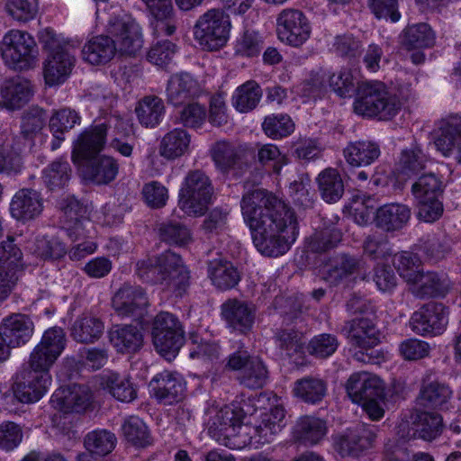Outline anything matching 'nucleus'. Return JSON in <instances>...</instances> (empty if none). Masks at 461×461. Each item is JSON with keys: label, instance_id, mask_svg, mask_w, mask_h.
<instances>
[{"label": "nucleus", "instance_id": "nucleus-55", "mask_svg": "<svg viewBox=\"0 0 461 461\" xmlns=\"http://www.w3.org/2000/svg\"><path fill=\"white\" fill-rule=\"evenodd\" d=\"M158 233L161 240L178 246H184L192 240L189 229L178 222H167L160 224Z\"/></svg>", "mask_w": 461, "mask_h": 461}, {"label": "nucleus", "instance_id": "nucleus-21", "mask_svg": "<svg viewBox=\"0 0 461 461\" xmlns=\"http://www.w3.org/2000/svg\"><path fill=\"white\" fill-rule=\"evenodd\" d=\"M118 52L115 41L109 35H97L88 40L82 49L83 59L93 65L109 63Z\"/></svg>", "mask_w": 461, "mask_h": 461}, {"label": "nucleus", "instance_id": "nucleus-2", "mask_svg": "<svg viewBox=\"0 0 461 461\" xmlns=\"http://www.w3.org/2000/svg\"><path fill=\"white\" fill-rule=\"evenodd\" d=\"M106 135L105 123L93 126L78 136L72 151V160L76 164L93 159L89 166V173L92 180L97 184H107L118 174V164L113 158L103 156L95 158L104 148Z\"/></svg>", "mask_w": 461, "mask_h": 461}, {"label": "nucleus", "instance_id": "nucleus-8", "mask_svg": "<svg viewBox=\"0 0 461 461\" xmlns=\"http://www.w3.org/2000/svg\"><path fill=\"white\" fill-rule=\"evenodd\" d=\"M45 125L42 111L35 110L25 113L22 117L21 131L7 141L6 150H10L9 162L14 167V172L21 171L23 165V152L27 143H32L35 137Z\"/></svg>", "mask_w": 461, "mask_h": 461}, {"label": "nucleus", "instance_id": "nucleus-32", "mask_svg": "<svg viewBox=\"0 0 461 461\" xmlns=\"http://www.w3.org/2000/svg\"><path fill=\"white\" fill-rule=\"evenodd\" d=\"M375 437L374 431L365 428L350 431L340 438L339 450L343 456H357L372 447Z\"/></svg>", "mask_w": 461, "mask_h": 461}, {"label": "nucleus", "instance_id": "nucleus-39", "mask_svg": "<svg viewBox=\"0 0 461 461\" xmlns=\"http://www.w3.org/2000/svg\"><path fill=\"white\" fill-rule=\"evenodd\" d=\"M294 394L307 403L320 402L326 395L327 384L322 379L306 376L294 384Z\"/></svg>", "mask_w": 461, "mask_h": 461}, {"label": "nucleus", "instance_id": "nucleus-60", "mask_svg": "<svg viewBox=\"0 0 461 461\" xmlns=\"http://www.w3.org/2000/svg\"><path fill=\"white\" fill-rule=\"evenodd\" d=\"M230 267L228 260L215 258L209 263L208 272L212 284L220 290H228L230 286Z\"/></svg>", "mask_w": 461, "mask_h": 461}, {"label": "nucleus", "instance_id": "nucleus-17", "mask_svg": "<svg viewBox=\"0 0 461 461\" xmlns=\"http://www.w3.org/2000/svg\"><path fill=\"white\" fill-rule=\"evenodd\" d=\"M0 333L12 348H20L26 345L32 338L34 323L27 314L12 313L2 320Z\"/></svg>", "mask_w": 461, "mask_h": 461}, {"label": "nucleus", "instance_id": "nucleus-31", "mask_svg": "<svg viewBox=\"0 0 461 461\" xmlns=\"http://www.w3.org/2000/svg\"><path fill=\"white\" fill-rule=\"evenodd\" d=\"M445 185L433 173L423 174L411 185V192L419 202H438L442 198Z\"/></svg>", "mask_w": 461, "mask_h": 461}, {"label": "nucleus", "instance_id": "nucleus-29", "mask_svg": "<svg viewBox=\"0 0 461 461\" xmlns=\"http://www.w3.org/2000/svg\"><path fill=\"white\" fill-rule=\"evenodd\" d=\"M411 211L405 203H384L376 210V225L387 231L401 229L410 219Z\"/></svg>", "mask_w": 461, "mask_h": 461}, {"label": "nucleus", "instance_id": "nucleus-33", "mask_svg": "<svg viewBox=\"0 0 461 461\" xmlns=\"http://www.w3.org/2000/svg\"><path fill=\"white\" fill-rule=\"evenodd\" d=\"M250 411V403L245 400L240 402V406L232 408V448L241 449L251 441L250 433L254 429L243 422Z\"/></svg>", "mask_w": 461, "mask_h": 461}, {"label": "nucleus", "instance_id": "nucleus-64", "mask_svg": "<svg viewBox=\"0 0 461 461\" xmlns=\"http://www.w3.org/2000/svg\"><path fill=\"white\" fill-rule=\"evenodd\" d=\"M176 51V46L170 41H158L148 52V60L157 66L164 67L171 62Z\"/></svg>", "mask_w": 461, "mask_h": 461}, {"label": "nucleus", "instance_id": "nucleus-52", "mask_svg": "<svg viewBox=\"0 0 461 461\" xmlns=\"http://www.w3.org/2000/svg\"><path fill=\"white\" fill-rule=\"evenodd\" d=\"M262 128L268 137L279 139L290 135L294 130V124L286 114H271L265 118Z\"/></svg>", "mask_w": 461, "mask_h": 461}, {"label": "nucleus", "instance_id": "nucleus-26", "mask_svg": "<svg viewBox=\"0 0 461 461\" xmlns=\"http://www.w3.org/2000/svg\"><path fill=\"white\" fill-rule=\"evenodd\" d=\"M76 59L68 50L55 51L49 56L44 67V77L48 85L60 84L71 73Z\"/></svg>", "mask_w": 461, "mask_h": 461}, {"label": "nucleus", "instance_id": "nucleus-4", "mask_svg": "<svg viewBox=\"0 0 461 461\" xmlns=\"http://www.w3.org/2000/svg\"><path fill=\"white\" fill-rule=\"evenodd\" d=\"M401 108L402 102L399 96L391 92L384 83L362 82L357 86L354 101L356 113L388 121L393 118Z\"/></svg>", "mask_w": 461, "mask_h": 461}, {"label": "nucleus", "instance_id": "nucleus-12", "mask_svg": "<svg viewBox=\"0 0 461 461\" xmlns=\"http://www.w3.org/2000/svg\"><path fill=\"white\" fill-rule=\"evenodd\" d=\"M311 27L300 10L285 9L277 18V34L281 41L294 47L303 45L310 37Z\"/></svg>", "mask_w": 461, "mask_h": 461}, {"label": "nucleus", "instance_id": "nucleus-41", "mask_svg": "<svg viewBox=\"0 0 461 461\" xmlns=\"http://www.w3.org/2000/svg\"><path fill=\"white\" fill-rule=\"evenodd\" d=\"M135 111L140 122L145 127L152 128L159 123L165 113V106L159 97L146 96L139 103Z\"/></svg>", "mask_w": 461, "mask_h": 461}, {"label": "nucleus", "instance_id": "nucleus-18", "mask_svg": "<svg viewBox=\"0 0 461 461\" xmlns=\"http://www.w3.org/2000/svg\"><path fill=\"white\" fill-rule=\"evenodd\" d=\"M342 332L350 345L362 349L374 348L379 342V331L370 316L355 318L345 322Z\"/></svg>", "mask_w": 461, "mask_h": 461}, {"label": "nucleus", "instance_id": "nucleus-51", "mask_svg": "<svg viewBox=\"0 0 461 461\" xmlns=\"http://www.w3.org/2000/svg\"><path fill=\"white\" fill-rule=\"evenodd\" d=\"M5 9L14 20L26 23L36 17L39 3L38 0H5Z\"/></svg>", "mask_w": 461, "mask_h": 461}, {"label": "nucleus", "instance_id": "nucleus-23", "mask_svg": "<svg viewBox=\"0 0 461 461\" xmlns=\"http://www.w3.org/2000/svg\"><path fill=\"white\" fill-rule=\"evenodd\" d=\"M111 344L122 354L135 353L143 345V335L141 330L134 325H114L108 331Z\"/></svg>", "mask_w": 461, "mask_h": 461}, {"label": "nucleus", "instance_id": "nucleus-13", "mask_svg": "<svg viewBox=\"0 0 461 461\" xmlns=\"http://www.w3.org/2000/svg\"><path fill=\"white\" fill-rule=\"evenodd\" d=\"M93 393L86 384H70L57 389L51 396L52 406L64 413H82L92 404Z\"/></svg>", "mask_w": 461, "mask_h": 461}, {"label": "nucleus", "instance_id": "nucleus-19", "mask_svg": "<svg viewBox=\"0 0 461 461\" xmlns=\"http://www.w3.org/2000/svg\"><path fill=\"white\" fill-rule=\"evenodd\" d=\"M214 188L206 174L199 169L187 173L179 191V202H211Z\"/></svg>", "mask_w": 461, "mask_h": 461}, {"label": "nucleus", "instance_id": "nucleus-49", "mask_svg": "<svg viewBox=\"0 0 461 461\" xmlns=\"http://www.w3.org/2000/svg\"><path fill=\"white\" fill-rule=\"evenodd\" d=\"M71 168L68 161H53L43 172L44 182L50 190L62 188L68 182Z\"/></svg>", "mask_w": 461, "mask_h": 461}, {"label": "nucleus", "instance_id": "nucleus-28", "mask_svg": "<svg viewBox=\"0 0 461 461\" xmlns=\"http://www.w3.org/2000/svg\"><path fill=\"white\" fill-rule=\"evenodd\" d=\"M450 288V282L447 276L435 272L421 273L411 288V292L417 297L444 296Z\"/></svg>", "mask_w": 461, "mask_h": 461}, {"label": "nucleus", "instance_id": "nucleus-38", "mask_svg": "<svg viewBox=\"0 0 461 461\" xmlns=\"http://www.w3.org/2000/svg\"><path fill=\"white\" fill-rule=\"evenodd\" d=\"M442 418L434 412L422 411L415 415L412 421L413 436L430 441L442 432Z\"/></svg>", "mask_w": 461, "mask_h": 461}, {"label": "nucleus", "instance_id": "nucleus-6", "mask_svg": "<svg viewBox=\"0 0 461 461\" xmlns=\"http://www.w3.org/2000/svg\"><path fill=\"white\" fill-rule=\"evenodd\" d=\"M1 54L14 70H28L38 62L39 50L34 38L27 32L11 30L3 38Z\"/></svg>", "mask_w": 461, "mask_h": 461}, {"label": "nucleus", "instance_id": "nucleus-50", "mask_svg": "<svg viewBox=\"0 0 461 461\" xmlns=\"http://www.w3.org/2000/svg\"><path fill=\"white\" fill-rule=\"evenodd\" d=\"M427 163V156L419 148L403 150L399 161V178L401 176H410L418 175L425 168Z\"/></svg>", "mask_w": 461, "mask_h": 461}, {"label": "nucleus", "instance_id": "nucleus-1", "mask_svg": "<svg viewBox=\"0 0 461 461\" xmlns=\"http://www.w3.org/2000/svg\"><path fill=\"white\" fill-rule=\"evenodd\" d=\"M241 210L258 251L276 258L290 249L299 230L297 213L288 203H243Z\"/></svg>", "mask_w": 461, "mask_h": 461}, {"label": "nucleus", "instance_id": "nucleus-34", "mask_svg": "<svg viewBox=\"0 0 461 461\" xmlns=\"http://www.w3.org/2000/svg\"><path fill=\"white\" fill-rule=\"evenodd\" d=\"M326 422L319 418L306 416L297 422L294 429L296 441L303 445H315L326 435Z\"/></svg>", "mask_w": 461, "mask_h": 461}, {"label": "nucleus", "instance_id": "nucleus-42", "mask_svg": "<svg viewBox=\"0 0 461 461\" xmlns=\"http://www.w3.org/2000/svg\"><path fill=\"white\" fill-rule=\"evenodd\" d=\"M103 384L118 401L131 402L137 398V389L127 376L113 373L104 378Z\"/></svg>", "mask_w": 461, "mask_h": 461}, {"label": "nucleus", "instance_id": "nucleus-36", "mask_svg": "<svg viewBox=\"0 0 461 461\" xmlns=\"http://www.w3.org/2000/svg\"><path fill=\"white\" fill-rule=\"evenodd\" d=\"M63 222L67 225L65 231L72 241L78 240L82 235L84 221L89 223L87 219L88 208L84 203H66L61 208Z\"/></svg>", "mask_w": 461, "mask_h": 461}, {"label": "nucleus", "instance_id": "nucleus-62", "mask_svg": "<svg viewBox=\"0 0 461 461\" xmlns=\"http://www.w3.org/2000/svg\"><path fill=\"white\" fill-rule=\"evenodd\" d=\"M38 344L59 357L67 344L66 333L59 327L50 328L44 331Z\"/></svg>", "mask_w": 461, "mask_h": 461}, {"label": "nucleus", "instance_id": "nucleus-24", "mask_svg": "<svg viewBox=\"0 0 461 461\" xmlns=\"http://www.w3.org/2000/svg\"><path fill=\"white\" fill-rule=\"evenodd\" d=\"M32 95L31 82L22 77L7 80L1 88L4 106L9 110L21 109L29 103Z\"/></svg>", "mask_w": 461, "mask_h": 461}, {"label": "nucleus", "instance_id": "nucleus-22", "mask_svg": "<svg viewBox=\"0 0 461 461\" xmlns=\"http://www.w3.org/2000/svg\"><path fill=\"white\" fill-rule=\"evenodd\" d=\"M149 386L158 401L168 404L178 402L185 390L182 381L169 371H163L156 375L149 382Z\"/></svg>", "mask_w": 461, "mask_h": 461}, {"label": "nucleus", "instance_id": "nucleus-45", "mask_svg": "<svg viewBox=\"0 0 461 461\" xmlns=\"http://www.w3.org/2000/svg\"><path fill=\"white\" fill-rule=\"evenodd\" d=\"M319 189L321 196L327 201L339 200L344 193L341 176L336 169L328 168L318 176Z\"/></svg>", "mask_w": 461, "mask_h": 461}, {"label": "nucleus", "instance_id": "nucleus-47", "mask_svg": "<svg viewBox=\"0 0 461 461\" xmlns=\"http://www.w3.org/2000/svg\"><path fill=\"white\" fill-rule=\"evenodd\" d=\"M393 265L399 275L412 285L422 273L420 259L413 254L402 252L397 254L393 258Z\"/></svg>", "mask_w": 461, "mask_h": 461}, {"label": "nucleus", "instance_id": "nucleus-25", "mask_svg": "<svg viewBox=\"0 0 461 461\" xmlns=\"http://www.w3.org/2000/svg\"><path fill=\"white\" fill-rule=\"evenodd\" d=\"M380 154L379 145L371 140L351 141L343 149L346 162L351 167H357L371 165Z\"/></svg>", "mask_w": 461, "mask_h": 461}, {"label": "nucleus", "instance_id": "nucleus-57", "mask_svg": "<svg viewBox=\"0 0 461 461\" xmlns=\"http://www.w3.org/2000/svg\"><path fill=\"white\" fill-rule=\"evenodd\" d=\"M359 85L361 83L358 82L357 78L348 69L341 70L330 77V87L340 97L351 96L355 91L357 92Z\"/></svg>", "mask_w": 461, "mask_h": 461}, {"label": "nucleus", "instance_id": "nucleus-58", "mask_svg": "<svg viewBox=\"0 0 461 461\" xmlns=\"http://www.w3.org/2000/svg\"><path fill=\"white\" fill-rule=\"evenodd\" d=\"M333 49L339 56L352 59L361 55L363 44L358 38L345 33L335 37Z\"/></svg>", "mask_w": 461, "mask_h": 461}, {"label": "nucleus", "instance_id": "nucleus-27", "mask_svg": "<svg viewBox=\"0 0 461 461\" xmlns=\"http://www.w3.org/2000/svg\"><path fill=\"white\" fill-rule=\"evenodd\" d=\"M451 395L452 391L447 384L428 375L422 380L418 402L426 408H440L448 402Z\"/></svg>", "mask_w": 461, "mask_h": 461}, {"label": "nucleus", "instance_id": "nucleus-9", "mask_svg": "<svg viewBox=\"0 0 461 461\" xmlns=\"http://www.w3.org/2000/svg\"><path fill=\"white\" fill-rule=\"evenodd\" d=\"M232 378L247 388L258 389L266 384L268 372L259 358L238 350L232 354Z\"/></svg>", "mask_w": 461, "mask_h": 461}, {"label": "nucleus", "instance_id": "nucleus-20", "mask_svg": "<svg viewBox=\"0 0 461 461\" xmlns=\"http://www.w3.org/2000/svg\"><path fill=\"white\" fill-rule=\"evenodd\" d=\"M203 90L197 82L188 73L173 75L167 85V101L174 106H180L185 103L198 97Z\"/></svg>", "mask_w": 461, "mask_h": 461}, {"label": "nucleus", "instance_id": "nucleus-46", "mask_svg": "<svg viewBox=\"0 0 461 461\" xmlns=\"http://www.w3.org/2000/svg\"><path fill=\"white\" fill-rule=\"evenodd\" d=\"M341 240L342 232L339 229L319 230L307 239V248L312 252L323 253L335 248Z\"/></svg>", "mask_w": 461, "mask_h": 461}, {"label": "nucleus", "instance_id": "nucleus-14", "mask_svg": "<svg viewBox=\"0 0 461 461\" xmlns=\"http://www.w3.org/2000/svg\"><path fill=\"white\" fill-rule=\"evenodd\" d=\"M50 383V374L23 368L16 375L14 395L22 402H35L45 394Z\"/></svg>", "mask_w": 461, "mask_h": 461}, {"label": "nucleus", "instance_id": "nucleus-37", "mask_svg": "<svg viewBox=\"0 0 461 461\" xmlns=\"http://www.w3.org/2000/svg\"><path fill=\"white\" fill-rule=\"evenodd\" d=\"M401 45L406 50L429 48L435 35L429 24L421 23L408 26L400 36Z\"/></svg>", "mask_w": 461, "mask_h": 461}, {"label": "nucleus", "instance_id": "nucleus-7", "mask_svg": "<svg viewBox=\"0 0 461 461\" xmlns=\"http://www.w3.org/2000/svg\"><path fill=\"white\" fill-rule=\"evenodd\" d=\"M153 344L158 352L167 359L175 357L184 343V330L172 313H158L152 327Z\"/></svg>", "mask_w": 461, "mask_h": 461}, {"label": "nucleus", "instance_id": "nucleus-63", "mask_svg": "<svg viewBox=\"0 0 461 461\" xmlns=\"http://www.w3.org/2000/svg\"><path fill=\"white\" fill-rule=\"evenodd\" d=\"M22 251L14 243L13 238L0 244V267L19 271L22 268Z\"/></svg>", "mask_w": 461, "mask_h": 461}, {"label": "nucleus", "instance_id": "nucleus-59", "mask_svg": "<svg viewBox=\"0 0 461 461\" xmlns=\"http://www.w3.org/2000/svg\"><path fill=\"white\" fill-rule=\"evenodd\" d=\"M58 358L55 355L37 344L30 354L26 368L41 374H50V369Z\"/></svg>", "mask_w": 461, "mask_h": 461}, {"label": "nucleus", "instance_id": "nucleus-53", "mask_svg": "<svg viewBox=\"0 0 461 461\" xmlns=\"http://www.w3.org/2000/svg\"><path fill=\"white\" fill-rule=\"evenodd\" d=\"M34 254L43 259L47 258H59L67 252L66 245L59 239L52 237L36 238L33 248L31 249Z\"/></svg>", "mask_w": 461, "mask_h": 461}, {"label": "nucleus", "instance_id": "nucleus-40", "mask_svg": "<svg viewBox=\"0 0 461 461\" xmlns=\"http://www.w3.org/2000/svg\"><path fill=\"white\" fill-rule=\"evenodd\" d=\"M117 438L107 429H95L88 432L84 438L86 449L92 455L104 456L115 447Z\"/></svg>", "mask_w": 461, "mask_h": 461}, {"label": "nucleus", "instance_id": "nucleus-61", "mask_svg": "<svg viewBox=\"0 0 461 461\" xmlns=\"http://www.w3.org/2000/svg\"><path fill=\"white\" fill-rule=\"evenodd\" d=\"M337 338L331 334H321L311 339L308 351L311 355L320 358L331 356L338 348Z\"/></svg>", "mask_w": 461, "mask_h": 461}, {"label": "nucleus", "instance_id": "nucleus-48", "mask_svg": "<svg viewBox=\"0 0 461 461\" xmlns=\"http://www.w3.org/2000/svg\"><path fill=\"white\" fill-rule=\"evenodd\" d=\"M122 431L126 439L137 447H143L151 443L148 427L137 416H131L124 421Z\"/></svg>", "mask_w": 461, "mask_h": 461}, {"label": "nucleus", "instance_id": "nucleus-56", "mask_svg": "<svg viewBox=\"0 0 461 461\" xmlns=\"http://www.w3.org/2000/svg\"><path fill=\"white\" fill-rule=\"evenodd\" d=\"M453 241L446 234L429 237L423 244L425 255L431 260H440L452 251Z\"/></svg>", "mask_w": 461, "mask_h": 461}, {"label": "nucleus", "instance_id": "nucleus-30", "mask_svg": "<svg viewBox=\"0 0 461 461\" xmlns=\"http://www.w3.org/2000/svg\"><path fill=\"white\" fill-rule=\"evenodd\" d=\"M104 324L92 314H82L71 327V337L77 342L89 344L97 341L103 335Z\"/></svg>", "mask_w": 461, "mask_h": 461}, {"label": "nucleus", "instance_id": "nucleus-15", "mask_svg": "<svg viewBox=\"0 0 461 461\" xmlns=\"http://www.w3.org/2000/svg\"><path fill=\"white\" fill-rule=\"evenodd\" d=\"M112 305L120 316H141L149 300L140 286L123 284L113 296Z\"/></svg>", "mask_w": 461, "mask_h": 461}, {"label": "nucleus", "instance_id": "nucleus-43", "mask_svg": "<svg viewBox=\"0 0 461 461\" xmlns=\"http://www.w3.org/2000/svg\"><path fill=\"white\" fill-rule=\"evenodd\" d=\"M79 122L80 116L75 110L62 108L54 112L50 119V129L57 139V142L53 143L52 149L59 147V141L64 139L63 134L65 131L71 130Z\"/></svg>", "mask_w": 461, "mask_h": 461}, {"label": "nucleus", "instance_id": "nucleus-10", "mask_svg": "<svg viewBox=\"0 0 461 461\" xmlns=\"http://www.w3.org/2000/svg\"><path fill=\"white\" fill-rule=\"evenodd\" d=\"M107 32L115 41L118 51L135 56L143 46L140 27L131 16H117L109 21Z\"/></svg>", "mask_w": 461, "mask_h": 461}, {"label": "nucleus", "instance_id": "nucleus-11", "mask_svg": "<svg viewBox=\"0 0 461 461\" xmlns=\"http://www.w3.org/2000/svg\"><path fill=\"white\" fill-rule=\"evenodd\" d=\"M448 309L440 303L430 302L415 311L410 320L411 330L421 336H437L448 322Z\"/></svg>", "mask_w": 461, "mask_h": 461}, {"label": "nucleus", "instance_id": "nucleus-35", "mask_svg": "<svg viewBox=\"0 0 461 461\" xmlns=\"http://www.w3.org/2000/svg\"><path fill=\"white\" fill-rule=\"evenodd\" d=\"M191 136L180 128L168 131L162 138L159 145V153L167 159H175L183 156L189 149Z\"/></svg>", "mask_w": 461, "mask_h": 461}, {"label": "nucleus", "instance_id": "nucleus-44", "mask_svg": "<svg viewBox=\"0 0 461 461\" xmlns=\"http://www.w3.org/2000/svg\"><path fill=\"white\" fill-rule=\"evenodd\" d=\"M262 96L259 85L252 80L247 81L236 89L235 109L240 113H249L258 104Z\"/></svg>", "mask_w": 461, "mask_h": 461}, {"label": "nucleus", "instance_id": "nucleus-3", "mask_svg": "<svg viewBox=\"0 0 461 461\" xmlns=\"http://www.w3.org/2000/svg\"><path fill=\"white\" fill-rule=\"evenodd\" d=\"M136 273L145 282L159 284L175 293L176 296H182L189 285L181 257L171 250L139 261L136 265Z\"/></svg>", "mask_w": 461, "mask_h": 461}, {"label": "nucleus", "instance_id": "nucleus-54", "mask_svg": "<svg viewBox=\"0 0 461 461\" xmlns=\"http://www.w3.org/2000/svg\"><path fill=\"white\" fill-rule=\"evenodd\" d=\"M255 320V309L252 305L232 300V329L246 333L250 330Z\"/></svg>", "mask_w": 461, "mask_h": 461}, {"label": "nucleus", "instance_id": "nucleus-5", "mask_svg": "<svg viewBox=\"0 0 461 461\" xmlns=\"http://www.w3.org/2000/svg\"><path fill=\"white\" fill-rule=\"evenodd\" d=\"M230 17L228 8H212L202 14L194 26V37L202 50L217 51L228 43Z\"/></svg>", "mask_w": 461, "mask_h": 461}, {"label": "nucleus", "instance_id": "nucleus-16", "mask_svg": "<svg viewBox=\"0 0 461 461\" xmlns=\"http://www.w3.org/2000/svg\"><path fill=\"white\" fill-rule=\"evenodd\" d=\"M346 390L352 401L357 403L370 399H384V383L368 372L352 374L347 381Z\"/></svg>", "mask_w": 461, "mask_h": 461}]
</instances>
